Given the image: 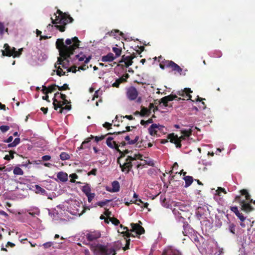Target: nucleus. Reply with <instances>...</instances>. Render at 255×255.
Segmentation results:
<instances>
[{
	"instance_id": "ddd939ff",
	"label": "nucleus",
	"mask_w": 255,
	"mask_h": 255,
	"mask_svg": "<svg viewBox=\"0 0 255 255\" xmlns=\"http://www.w3.org/2000/svg\"><path fill=\"white\" fill-rule=\"evenodd\" d=\"M136 57L135 54L133 53L132 54L129 56H126L124 55L122 56L121 60L119 61L120 63H122L123 62L125 63V66L126 67H128L129 66L131 65L133 61L132 59Z\"/></svg>"
},
{
	"instance_id": "a19ab883",
	"label": "nucleus",
	"mask_w": 255,
	"mask_h": 255,
	"mask_svg": "<svg viewBox=\"0 0 255 255\" xmlns=\"http://www.w3.org/2000/svg\"><path fill=\"white\" fill-rule=\"evenodd\" d=\"M109 134H113V133L109 132V133H107V134H106L105 135H101V136H94V138H95V140L96 142H98L99 141H101V140L104 139L105 138V137L107 135H109Z\"/></svg>"
},
{
	"instance_id": "338daca9",
	"label": "nucleus",
	"mask_w": 255,
	"mask_h": 255,
	"mask_svg": "<svg viewBox=\"0 0 255 255\" xmlns=\"http://www.w3.org/2000/svg\"><path fill=\"white\" fill-rule=\"evenodd\" d=\"M41 159L43 161H48L50 160L51 156L48 155H44L42 156Z\"/></svg>"
},
{
	"instance_id": "6e6552de",
	"label": "nucleus",
	"mask_w": 255,
	"mask_h": 255,
	"mask_svg": "<svg viewBox=\"0 0 255 255\" xmlns=\"http://www.w3.org/2000/svg\"><path fill=\"white\" fill-rule=\"evenodd\" d=\"M3 47L4 50H1L2 54L3 56L10 57L12 56L14 58L19 57L22 51V48L19 49L18 51H16L14 47L11 48L8 44L5 43L4 44Z\"/></svg>"
},
{
	"instance_id": "4d7b16f0",
	"label": "nucleus",
	"mask_w": 255,
	"mask_h": 255,
	"mask_svg": "<svg viewBox=\"0 0 255 255\" xmlns=\"http://www.w3.org/2000/svg\"><path fill=\"white\" fill-rule=\"evenodd\" d=\"M216 191L218 192V194L219 196H221L220 192H221L224 193L225 194L227 193L225 188L222 187H218V190Z\"/></svg>"
},
{
	"instance_id": "9d476101",
	"label": "nucleus",
	"mask_w": 255,
	"mask_h": 255,
	"mask_svg": "<svg viewBox=\"0 0 255 255\" xmlns=\"http://www.w3.org/2000/svg\"><path fill=\"white\" fill-rule=\"evenodd\" d=\"M167 138L170 140L171 143L175 144L177 148H179L181 147V140L185 139V137L183 135L178 137L177 135H175L174 133H172L168 134Z\"/></svg>"
},
{
	"instance_id": "a18cd8bd",
	"label": "nucleus",
	"mask_w": 255,
	"mask_h": 255,
	"mask_svg": "<svg viewBox=\"0 0 255 255\" xmlns=\"http://www.w3.org/2000/svg\"><path fill=\"white\" fill-rule=\"evenodd\" d=\"M57 88L59 91H65L70 89L68 85L67 84H64L62 86H59L57 85Z\"/></svg>"
},
{
	"instance_id": "3c124183",
	"label": "nucleus",
	"mask_w": 255,
	"mask_h": 255,
	"mask_svg": "<svg viewBox=\"0 0 255 255\" xmlns=\"http://www.w3.org/2000/svg\"><path fill=\"white\" fill-rule=\"evenodd\" d=\"M93 150L95 153L98 154V156H101L104 155V152L100 150H99L97 147H94Z\"/></svg>"
},
{
	"instance_id": "aec40b11",
	"label": "nucleus",
	"mask_w": 255,
	"mask_h": 255,
	"mask_svg": "<svg viewBox=\"0 0 255 255\" xmlns=\"http://www.w3.org/2000/svg\"><path fill=\"white\" fill-rule=\"evenodd\" d=\"M231 210L240 219V220L243 222L245 220V217L243 215L242 213H240L238 208L237 206L231 207Z\"/></svg>"
},
{
	"instance_id": "2eb2a0df",
	"label": "nucleus",
	"mask_w": 255,
	"mask_h": 255,
	"mask_svg": "<svg viewBox=\"0 0 255 255\" xmlns=\"http://www.w3.org/2000/svg\"><path fill=\"white\" fill-rule=\"evenodd\" d=\"M113 139L112 137H108L106 140L107 145L111 148H115L119 153H122V151L119 148V145L115 141H112Z\"/></svg>"
},
{
	"instance_id": "ea45409f",
	"label": "nucleus",
	"mask_w": 255,
	"mask_h": 255,
	"mask_svg": "<svg viewBox=\"0 0 255 255\" xmlns=\"http://www.w3.org/2000/svg\"><path fill=\"white\" fill-rule=\"evenodd\" d=\"M153 123V121L152 118H150L147 121H144L143 120H142L140 121V124L142 126H144L145 127L146 126H147V125H148L149 124H152Z\"/></svg>"
},
{
	"instance_id": "c756f323",
	"label": "nucleus",
	"mask_w": 255,
	"mask_h": 255,
	"mask_svg": "<svg viewBox=\"0 0 255 255\" xmlns=\"http://www.w3.org/2000/svg\"><path fill=\"white\" fill-rule=\"evenodd\" d=\"M35 188L36 189V193L37 194H40L42 195H45L46 194V190L44 188H41L38 185H35Z\"/></svg>"
},
{
	"instance_id": "2f4dec72",
	"label": "nucleus",
	"mask_w": 255,
	"mask_h": 255,
	"mask_svg": "<svg viewBox=\"0 0 255 255\" xmlns=\"http://www.w3.org/2000/svg\"><path fill=\"white\" fill-rule=\"evenodd\" d=\"M119 33H120L121 35L123 34V33L122 32H120L119 30H113L110 32H107L106 34V36L104 37V38H105L107 35H109L111 36L116 37V36H117V34H118Z\"/></svg>"
},
{
	"instance_id": "bf43d9fd",
	"label": "nucleus",
	"mask_w": 255,
	"mask_h": 255,
	"mask_svg": "<svg viewBox=\"0 0 255 255\" xmlns=\"http://www.w3.org/2000/svg\"><path fill=\"white\" fill-rule=\"evenodd\" d=\"M103 127L106 128H107L108 129H110L112 128V124H110L109 123H108V122H105L104 124H103Z\"/></svg>"
},
{
	"instance_id": "603ef678",
	"label": "nucleus",
	"mask_w": 255,
	"mask_h": 255,
	"mask_svg": "<svg viewBox=\"0 0 255 255\" xmlns=\"http://www.w3.org/2000/svg\"><path fill=\"white\" fill-rule=\"evenodd\" d=\"M126 130H123L122 131H118V132H113V134H120L123 133H125L126 131H130V128L129 126H127L126 127Z\"/></svg>"
},
{
	"instance_id": "cd10ccee",
	"label": "nucleus",
	"mask_w": 255,
	"mask_h": 255,
	"mask_svg": "<svg viewBox=\"0 0 255 255\" xmlns=\"http://www.w3.org/2000/svg\"><path fill=\"white\" fill-rule=\"evenodd\" d=\"M142 156L143 155L141 154H135L133 157L131 156H128V160H129L131 162L133 160H135L136 159H139L140 160H142Z\"/></svg>"
},
{
	"instance_id": "6ab92c4d",
	"label": "nucleus",
	"mask_w": 255,
	"mask_h": 255,
	"mask_svg": "<svg viewBox=\"0 0 255 255\" xmlns=\"http://www.w3.org/2000/svg\"><path fill=\"white\" fill-rule=\"evenodd\" d=\"M93 138H94V136L91 135L90 137L86 138L84 141H83L81 146L78 148L80 150L86 148H89L90 145L89 142L91 141V140Z\"/></svg>"
},
{
	"instance_id": "1a4fd4ad",
	"label": "nucleus",
	"mask_w": 255,
	"mask_h": 255,
	"mask_svg": "<svg viewBox=\"0 0 255 255\" xmlns=\"http://www.w3.org/2000/svg\"><path fill=\"white\" fill-rule=\"evenodd\" d=\"M235 201L240 204L241 210L246 213H249L254 210V208L251 205L250 202L244 200H241L240 195L236 196Z\"/></svg>"
},
{
	"instance_id": "f3484780",
	"label": "nucleus",
	"mask_w": 255,
	"mask_h": 255,
	"mask_svg": "<svg viewBox=\"0 0 255 255\" xmlns=\"http://www.w3.org/2000/svg\"><path fill=\"white\" fill-rule=\"evenodd\" d=\"M129 77L128 74H126L123 76L117 79L116 81L112 84V86L114 87L119 88L120 85L122 83L127 82V79Z\"/></svg>"
},
{
	"instance_id": "58836bf2",
	"label": "nucleus",
	"mask_w": 255,
	"mask_h": 255,
	"mask_svg": "<svg viewBox=\"0 0 255 255\" xmlns=\"http://www.w3.org/2000/svg\"><path fill=\"white\" fill-rule=\"evenodd\" d=\"M60 158L62 160H65L70 158V155L68 153L63 152L60 154Z\"/></svg>"
},
{
	"instance_id": "de8ad7c7",
	"label": "nucleus",
	"mask_w": 255,
	"mask_h": 255,
	"mask_svg": "<svg viewBox=\"0 0 255 255\" xmlns=\"http://www.w3.org/2000/svg\"><path fill=\"white\" fill-rule=\"evenodd\" d=\"M183 231H182V233L184 236H187V234L188 233V232L187 231V229L189 228V225L187 223H185L184 222L183 224Z\"/></svg>"
},
{
	"instance_id": "4468645a",
	"label": "nucleus",
	"mask_w": 255,
	"mask_h": 255,
	"mask_svg": "<svg viewBox=\"0 0 255 255\" xmlns=\"http://www.w3.org/2000/svg\"><path fill=\"white\" fill-rule=\"evenodd\" d=\"M101 235V233L99 231H95L87 233L86 235V237L88 241L91 242L100 238Z\"/></svg>"
},
{
	"instance_id": "412c9836",
	"label": "nucleus",
	"mask_w": 255,
	"mask_h": 255,
	"mask_svg": "<svg viewBox=\"0 0 255 255\" xmlns=\"http://www.w3.org/2000/svg\"><path fill=\"white\" fill-rule=\"evenodd\" d=\"M162 255H182L181 253L178 251L168 249L164 250L162 254Z\"/></svg>"
},
{
	"instance_id": "393cba45",
	"label": "nucleus",
	"mask_w": 255,
	"mask_h": 255,
	"mask_svg": "<svg viewBox=\"0 0 255 255\" xmlns=\"http://www.w3.org/2000/svg\"><path fill=\"white\" fill-rule=\"evenodd\" d=\"M241 194L244 195L246 198V201L247 202H253V199L251 198V195L249 193L248 191L246 189H242L240 191Z\"/></svg>"
},
{
	"instance_id": "6e6d98bb",
	"label": "nucleus",
	"mask_w": 255,
	"mask_h": 255,
	"mask_svg": "<svg viewBox=\"0 0 255 255\" xmlns=\"http://www.w3.org/2000/svg\"><path fill=\"white\" fill-rule=\"evenodd\" d=\"M130 239L126 240V244L125 247L123 248V250L126 251L129 248Z\"/></svg>"
},
{
	"instance_id": "69168bd1",
	"label": "nucleus",
	"mask_w": 255,
	"mask_h": 255,
	"mask_svg": "<svg viewBox=\"0 0 255 255\" xmlns=\"http://www.w3.org/2000/svg\"><path fill=\"white\" fill-rule=\"evenodd\" d=\"M4 26L2 23L0 22V34L2 35L4 33Z\"/></svg>"
},
{
	"instance_id": "423d86ee",
	"label": "nucleus",
	"mask_w": 255,
	"mask_h": 255,
	"mask_svg": "<svg viewBox=\"0 0 255 255\" xmlns=\"http://www.w3.org/2000/svg\"><path fill=\"white\" fill-rule=\"evenodd\" d=\"M71 103L70 101L66 99L63 101H58L57 99L53 98V105L55 110L57 111L59 109V113L62 114L63 110L70 111L71 109V106L69 105Z\"/></svg>"
},
{
	"instance_id": "13d9d810",
	"label": "nucleus",
	"mask_w": 255,
	"mask_h": 255,
	"mask_svg": "<svg viewBox=\"0 0 255 255\" xmlns=\"http://www.w3.org/2000/svg\"><path fill=\"white\" fill-rule=\"evenodd\" d=\"M97 169L94 168L88 173V175H89V176L91 175H96L97 174Z\"/></svg>"
},
{
	"instance_id": "f704fd0d",
	"label": "nucleus",
	"mask_w": 255,
	"mask_h": 255,
	"mask_svg": "<svg viewBox=\"0 0 255 255\" xmlns=\"http://www.w3.org/2000/svg\"><path fill=\"white\" fill-rule=\"evenodd\" d=\"M69 177L71 178L70 182L72 183H76V184H81V182H76L75 179H77L78 176L76 173H72L70 175Z\"/></svg>"
},
{
	"instance_id": "864d4df0",
	"label": "nucleus",
	"mask_w": 255,
	"mask_h": 255,
	"mask_svg": "<svg viewBox=\"0 0 255 255\" xmlns=\"http://www.w3.org/2000/svg\"><path fill=\"white\" fill-rule=\"evenodd\" d=\"M235 227L236 226L234 224H231L229 225V230L233 234H235Z\"/></svg>"
},
{
	"instance_id": "c85d7f7f",
	"label": "nucleus",
	"mask_w": 255,
	"mask_h": 255,
	"mask_svg": "<svg viewBox=\"0 0 255 255\" xmlns=\"http://www.w3.org/2000/svg\"><path fill=\"white\" fill-rule=\"evenodd\" d=\"M140 112L141 117H143L145 116H149L151 113V110L148 109L147 108L142 107Z\"/></svg>"
},
{
	"instance_id": "37998d69",
	"label": "nucleus",
	"mask_w": 255,
	"mask_h": 255,
	"mask_svg": "<svg viewBox=\"0 0 255 255\" xmlns=\"http://www.w3.org/2000/svg\"><path fill=\"white\" fill-rule=\"evenodd\" d=\"M166 97V99H167V100L169 101H172L174 100H178V97L175 95L170 94L168 96H165Z\"/></svg>"
},
{
	"instance_id": "4c0bfd02",
	"label": "nucleus",
	"mask_w": 255,
	"mask_h": 255,
	"mask_svg": "<svg viewBox=\"0 0 255 255\" xmlns=\"http://www.w3.org/2000/svg\"><path fill=\"white\" fill-rule=\"evenodd\" d=\"M192 132V130L190 128L189 130H182L181 133L182 134L186 137H189L191 134Z\"/></svg>"
},
{
	"instance_id": "dca6fc26",
	"label": "nucleus",
	"mask_w": 255,
	"mask_h": 255,
	"mask_svg": "<svg viewBox=\"0 0 255 255\" xmlns=\"http://www.w3.org/2000/svg\"><path fill=\"white\" fill-rule=\"evenodd\" d=\"M163 127L159 124H152L148 129V132L151 135L154 136L157 134V129L161 130Z\"/></svg>"
},
{
	"instance_id": "20e7f679",
	"label": "nucleus",
	"mask_w": 255,
	"mask_h": 255,
	"mask_svg": "<svg viewBox=\"0 0 255 255\" xmlns=\"http://www.w3.org/2000/svg\"><path fill=\"white\" fill-rule=\"evenodd\" d=\"M131 229L129 230L127 227H124L122 225H120V228L123 229V231L120 232L118 231L119 233L122 234L124 236H126L128 238L133 237H135L131 232H135L136 235H140L144 233L145 230L144 228L139 225L138 224L131 223L130 224Z\"/></svg>"
},
{
	"instance_id": "5fc2aeb1",
	"label": "nucleus",
	"mask_w": 255,
	"mask_h": 255,
	"mask_svg": "<svg viewBox=\"0 0 255 255\" xmlns=\"http://www.w3.org/2000/svg\"><path fill=\"white\" fill-rule=\"evenodd\" d=\"M9 127L8 126H1L0 127V129L2 132H4L8 130Z\"/></svg>"
},
{
	"instance_id": "b1692460",
	"label": "nucleus",
	"mask_w": 255,
	"mask_h": 255,
	"mask_svg": "<svg viewBox=\"0 0 255 255\" xmlns=\"http://www.w3.org/2000/svg\"><path fill=\"white\" fill-rule=\"evenodd\" d=\"M57 177L62 182H66L68 180V174L63 172H59L57 175Z\"/></svg>"
},
{
	"instance_id": "72a5a7b5",
	"label": "nucleus",
	"mask_w": 255,
	"mask_h": 255,
	"mask_svg": "<svg viewBox=\"0 0 255 255\" xmlns=\"http://www.w3.org/2000/svg\"><path fill=\"white\" fill-rule=\"evenodd\" d=\"M66 98H67V96L65 94H62V93H59L58 92L54 94V96L53 98H55V99H57L58 98H60L63 101V100H65V99H66Z\"/></svg>"
},
{
	"instance_id": "f8f14e48",
	"label": "nucleus",
	"mask_w": 255,
	"mask_h": 255,
	"mask_svg": "<svg viewBox=\"0 0 255 255\" xmlns=\"http://www.w3.org/2000/svg\"><path fill=\"white\" fill-rule=\"evenodd\" d=\"M192 93V91L190 88H186L183 90L179 91L177 92V94L181 97V98H178V101L185 100L186 99L187 100H191L192 96L190 93Z\"/></svg>"
},
{
	"instance_id": "a211bd4d",
	"label": "nucleus",
	"mask_w": 255,
	"mask_h": 255,
	"mask_svg": "<svg viewBox=\"0 0 255 255\" xmlns=\"http://www.w3.org/2000/svg\"><path fill=\"white\" fill-rule=\"evenodd\" d=\"M112 188L106 187V190L111 192H117L120 191V185L118 181H114L112 183Z\"/></svg>"
},
{
	"instance_id": "052dcab7",
	"label": "nucleus",
	"mask_w": 255,
	"mask_h": 255,
	"mask_svg": "<svg viewBox=\"0 0 255 255\" xmlns=\"http://www.w3.org/2000/svg\"><path fill=\"white\" fill-rule=\"evenodd\" d=\"M69 60H68V58H67L66 59L63 60V65L66 66L65 67H64L62 66L63 68H67L68 67V66L69 65ZM62 66V65H61Z\"/></svg>"
},
{
	"instance_id": "79ce46f5",
	"label": "nucleus",
	"mask_w": 255,
	"mask_h": 255,
	"mask_svg": "<svg viewBox=\"0 0 255 255\" xmlns=\"http://www.w3.org/2000/svg\"><path fill=\"white\" fill-rule=\"evenodd\" d=\"M56 88H57V85H56V84H52L49 86L48 87V93H51L52 92H54L56 90Z\"/></svg>"
},
{
	"instance_id": "774afa93",
	"label": "nucleus",
	"mask_w": 255,
	"mask_h": 255,
	"mask_svg": "<svg viewBox=\"0 0 255 255\" xmlns=\"http://www.w3.org/2000/svg\"><path fill=\"white\" fill-rule=\"evenodd\" d=\"M76 67H75V66H73V67H71L70 68H69L67 69V72H70L72 71L73 73H76Z\"/></svg>"
},
{
	"instance_id": "7c9ffc66",
	"label": "nucleus",
	"mask_w": 255,
	"mask_h": 255,
	"mask_svg": "<svg viewBox=\"0 0 255 255\" xmlns=\"http://www.w3.org/2000/svg\"><path fill=\"white\" fill-rule=\"evenodd\" d=\"M13 173L15 175H22L24 174L23 171L19 167H15Z\"/></svg>"
},
{
	"instance_id": "7ed1b4c3",
	"label": "nucleus",
	"mask_w": 255,
	"mask_h": 255,
	"mask_svg": "<svg viewBox=\"0 0 255 255\" xmlns=\"http://www.w3.org/2000/svg\"><path fill=\"white\" fill-rule=\"evenodd\" d=\"M57 13L58 16L56 15V18L53 19L51 17V22L55 24L54 26L60 32H64L65 30L66 25L73 21V19L69 14L66 12H63L60 10L58 9Z\"/></svg>"
},
{
	"instance_id": "09e8293b",
	"label": "nucleus",
	"mask_w": 255,
	"mask_h": 255,
	"mask_svg": "<svg viewBox=\"0 0 255 255\" xmlns=\"http://www.w3.org/2000/svg\"><path fill=\"white\" fill-rule=\"evenodd\" d=\"M109 220L113 224L116 226H117L120 224V221L116 218H110Z\"/></svg>"
},
{
	"instance_id": "680f3d73",
	"label": "nucleus",
	"mask_w": 255,
	"mask_h": 255,
	"mask_svg": "<svg viewBox=\"0 0 255 255\" xmlns=\"http://www.w3.org/2000/svg\"><path fill=\"white\" fill-rule=\"evenodd\" d=\"M41 91L44 94H48V87H46L45 86L43 85L42 87Z\"/></svg>"
},
{
	"instance_id": "bb28decb",
	"label": "nucleus",
	"mask_w": 255,
	"mask_h": 255,
	"mask_svg": "<svg viewBox=\"0 0 255 255\" xmlns=\"http://www.w3.org/2000/svg\"><path fill=\"white\" fill-rule=\"evenodd\" d=\"M81 190L86 195L91 193V187L90 185L88 183H85V184L82 187Z\"/></svg>"
},
{
	"instance_id": "a878e982",
	"label": "nucleus",
	"mask_w": 255,
	"mask_h": 255,
	"mask_svg": "<svg viewBox=\"0 0 255 255\" xmlns=\"http://www.w3.org/2000/svg\"><path fill=\"white\" fill-rule=\"evenodd\" d=\"M184 180L185 182L184 187H188L192 183L193 181V178L190 176H186L184 177Z\"/></svg>"
},
{
	"instance_id": "8fccbe9b",
	"label": "nucleus",
	"mask_w": 255,
	"mask_h": 255,
	"mask_svg": "<svg viewBox=\"0 0 255 255\" xmlns=\"http://www.w3.org/2000/svg\"><path fill=\"white\" fill-rule=\"evenodd\" d=\"M86 196L88 198V201L89 203L91 202L92 200L94 198L95 196V194L94 193H90L89 194L86 195Z\"/></svg>"
},
{
	"instance_id": "5701e85b",
	"label": "nucleus",
	"mask_w": 255,
	"mask_h": 255,
	"mask_svg": "<svg viewBox=\"0 0 255 255\" xmlns=\"http://www.w3.org/2000/svg\"><path fill=\"white\" fill-rule=\"evenodd\" d=\"M139 135L138 134L134 137V139L132 140L130 139V137L129 135H127L125 139L126 141H128V144L130 145H132L135 144L138 140H139Z\"/></svg>"
},
{
	"instance_id": "e2e57ef3",
	"label": "nucleus",
	"mask_w": 255,
	"mask_h": 255,
	"mask_svg": "<svg viewBox=\"0 0 255 255\" xmlns=\"http://www.w3.org/2000/svg\"><path fill=\"white\" fill-rule=\"evenodd\" d=\"M104 214L110 219V218H111L110 216L112 215V213L108 209H106L104 212Z\"/></svg>"
},
{
	"instance_id": "e433bc0d",
	"label": "nucleus",
	"mask_w": 255,
	"mask_h": 255,
	"mask_svg": "<svg viewBox=\"0 0 255 255\" xmlns=\"http://www.w3.org/2000/svg\"><path fill=\"white\" fill-rule=\"evenodd\" d=\"M113 51L116 54V58L120 56L122 53V48L114 47L113 48Z\"/></svg>"
},
{
	"instance_id": "49530a36",
	"label": "nucleus",
	"mask_w": 255,
	"mask_h": 255,
	"mask_svg": "<svg viewBox=\"0 0 255 255\" xmlns=\"http://www.w3.org/2000/svg\"><path fill=\"white\" fill-rule=\"evenodd\" d=\"M168 102L169 101L167 100V99H166V97L165 96L160 99V104L162 103L164 107H167V106H168Z\"/></svg>"
},
{
	"instance_id": "39448f33",
	"label": "nucleus",
	"mask_w": 255,
	"mask_h": 255,
	"mask_svg": "<svg viewBox=\"0 0 255 255\" xmlns=\"http://www.w3.org/2000/svg\"><path fill=\"white\" fill-rule=\"evenodd\" d=\"M158 58L160 68L164 69L165 68H169L171 69L172 71L181 74L182 69L175 62L172 61L165 60V59L162 60L161 56L159 57Z\"/></svg>"
},
{
	"instance_id": "f257e3e1",
	"label": "nucleus",
	"mask_w": 255,
	"mask_h": 255,
	"mask_svg": "<svg viewBox=\"0 0 255 255\" xmlns=\"http://www.w3.org/2000/svg\"><path fill=\"white\" fill-rule=\"evenodd\" d=\"M81 41L78 38L75 36L71 39H67L65 43L63 39H58L56 42V48L59 50L60 57L58 58L57 63L58 65H63V60L69 58L73 55L75 50L78 48Z\"/></svg>"
},
{
	"instance_id": "0e129e2a",
	"label": "nucleus",
	"mask_w": 255,
	"mask_h": 255,
	"mask_svg": "<svg viewBox=\"0 0 255 255\" xmlns=\"http://www.w3.org/2000/svg\"><path fill=\"white\" fill-rule=\"evenodd\" d=\"M52 245H53V244L52 242H47V243L43 244V246L44 247V248L45 249H47V248H48L50 247L51 246H52Z\"/></svg>"
},
{
	"instance_id": "4be33fe9",
	"label": "nucleus",
	"mask_w": 255,
	"mask_h": 255,
	"mask_svg": "<svg viewBox=\"0 0 255 255\" xmlns=\"http://www.w3.org/2000/svg\"><path fill=\"white\" fill-rule=\"evenodd\" d=\"M116 59L112 53H109L106 55L103 56L102 57V61L103 62H112Z\"/></svg>"
},
{
	"instance_id": "c9c22d12",
	"label": "nucleus",
	"mask_w": 255,
	"mask_h": 255,
	"mask_svg": "<svg viewBox=\"0 0 255 255\" xmlns=\"http://www.w3.org/2000/svg\"><path fill=\"white\" fill-rule=\"evenodd\" d=\"M111 200H105V201H100L98 202L95 204V205L94 207H97V206H99L101 207H104L105 205H106L107 204L109 203Z\"/></svg>"
},
{
	"instance_id": "473e14b6",
	"label": "nucleus",
	"mask_w": 255,
	"mask_h": 255,
	"mask_svg": "<svg viewBox=\"0 0 255 255\" xmlns=\"http://www.w3.org/2000/svg\"><path fill=\"white\" fill-rule=\"evenodd\" d=\"M57 64H58L56 62V63L55 64V67L57 69L56 71L57 75H58L59 76L65 75L66 74V72L63 71L62 68L60 67V66L57 67Z\"/></svg>"
},
{
	"instance_id": "c03bdc74",
	"label": "nucleus",
	"mask_w": 255,
	"mask_h": 255,
	"mask_svg": "<svg viewBox=\"0 0 255 255\" xmlns=\"http://www.w3.org/2000/svg\"><path fill=\"white\" fill-rule=\"evenodd\" d=\"M76 59L78 60L79 61L81 62L84 60L86 58V56L84 54H82V53H80L79 54H77L75 56Z\"/></svg>"
},
{
	"instance_id": "9b49d317",
	"label": "nucleus",
	"mask_w": 255,
	"mask_h": 255,
	"mask_svg": "<svg viewBox=\"0 0 255 255\" xmlns=\"http://www.w3.org/2000/svg\"><path fill=\"white\" fill-rule=\"evenodd\" d=\"M138 95V92L134 87L130 86L127 88L126 96L129 100H135L137 98Z\"/></svg>"
},
{
	"instance_id": "0eeeda50",
	"label": "nucleus",
	"mask_w": 255,
	"mask_h": 255,
	"mask_svg": "<svg viewBox=\"0 0 255 255\" xmlns=\"http://www.w3.org/2000/svg\"><path fill=\"white\" fill-rule=\"evenodd\" d=\"M129 152L128 149L122 151V153H120L121 154L120 156L117 159V163L119 164L122 171L123 172L126 171L127 173L129 172L132 167V164L129 160H128V157L126 160V162L123 164L121 163V160L125 156L126 154L129 153Z\"/></svg>"
},
{
	"instance_id": "f03ea898",
	"label": "nucleus",
	"mask_w": 255,
	"mask_h": 255,
	"mask_svg": "<svg viewBox=\"0 0 255 255\" xmlns=\"http://www.w3.org/2000/svg\"><path fill=\"white\" fill-rule=\"evenodd\" d=\"M121 248L122 244L116 242L106 244H97L91 246V249L94 255H116V252L120 250Z\"/></svg>"
}]
</instances>
